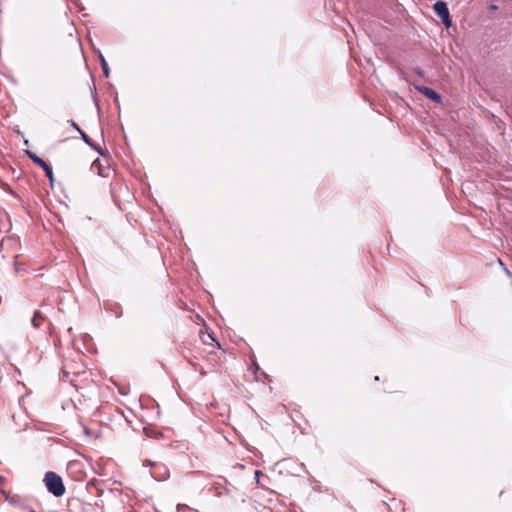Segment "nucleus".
I'll list each match as a JSON object with an SVG mask.
<instances>
[{
    "label": "nucleus",
    "instance_id": "obj_1",
    "mask_svg": "<svg viewBox=\"0 0 512 512\" xmlns=\"http://www.w3.org/2000/svg\"><path fill=\"white\" fill-rule=\"evenodd\" d=\"M44 483L47 490L55 497H61L65 494V486L62 478L55 472L49 471L44 476Z\"/></svg>",
    "mask_w": 512,
    "mask_h": 512
},
{
    "label": "nucleus",
    "instance_id": "obj_3",
    "mask_svg": "<svg viewBox=\"0 0 512 512\" xmlns=\"http://www.w3.org/2000/svg\"><path fill=\"white\" fill-rule=\"evenodd\" d=\"M434 11L441 18L446 28H449L452 25L449 10L447 4L443 1H437L434 4Z\"/></svg>",
    "mask_w": 512,
    "mask_h": 512
},
{
    "label": "nucleus",
    "instance_id": "obj_4",
    "mask_svg": "<svg viewBox=\"0 0 512 512\" xmlns=\"http://www.w3.org/2000/svg\"><path fill=\"white\" fill-rule=\"evenodd\" d=\"M416 89L421 93L423 94L424 96H426L427 98L437 102V103H440L441 102V96L436 92L434 91L433 89L429 88V87H426V86H416Z\"/></svg>",
    "mask_w": 512,
    "mask_h": 512
},
{
    "label": "nucleus",
    "instance_id": "obj_10",
    "mask_svg": "<svg viewBox=\"0 0 512 512\" xmlns=\"http://www.w3.org/2000/svg\"><path fill=\"white\" fill-rule=\"evenodd\" d=\"M199 372L202 376L206 375V372L202 368L199 370Z\"/></svg>",
    "mask_w": 512,
    "mask_h": 512
},
{
    "label": "nucleus",
    "instance_id": "obj_5",
    "mask_svg": "<svg viewBox=\"0 0 512 512\" xmlns=\"http://www.w3.org/2000/svg\"><path fill=\"white\" fill-rule=\"evenodd\" d=\"M45 320L46 317L44 316V314L37 310L33 315L31 323L35 328H39L45 322Z\"/></svg>",
    "mask_w": 512,
    "mask_h": 512
},
{
    "label": "nucleus",
    "instance_id": "obj_2",
    "mask_svg": "<svg viewBox=\"0 0 512 512\" xmlns=\"http://www.w3.org/2000/svg\"><path fill=\"white\" fill-rule=\"evenodd\" d=\"M27 155L33 161L34 164L40 166L42 168V170H44L45 175L49 179L50 186L53 187L55 178H54L52 167L50 165H48L42 158L37 156L35 153L27 151Z\"/></svg>",
    "mask_w": 512,
    "mask_h": 512
},
{
    "label": "nucleus",
    "instance_id": "obj_7",
    "mask_svg": "<svg viewBox=\"0 0 512 512\" xmlns=\"http://www.w3.org/2000/svg\"><path fill=\"white\" fill-rule=\"evenodd\" d=\"M82 136V139L89 145H91V140L90 138L87 136V134H85L83 131H80L79 132Z\"/></svg>",
    "mask_w": 512,
    "mask_h": 512
},
{
    "label": "nucleus",
    "instance_id": "obj_6",
    "mask_svg": "<svg viewBox=\"0 0 512 512\" xmlns=\"http://www.w3.org/2000/svg\"><path fill=\"white\" fill-rule=\"evenodd\" d=\"M16 241L13 238H4L0 243V248L4 250L5 248L11 247L13 245H16Z\"/></svg>",
    "mask_w": 512,
    "mask_h": 512
},
{
    "label": "nucleus",
    "instance_id": "obj_9",
    "mask_svg": "<svg viewBox=\"0 0 512 512\" xmlns=\"http://www.w3.org/2000/svg\"><path fill=\"white\" fill-rule=\"evenodd\" d=\"M70 122H71V125H72V126H73L77 131H79V132H80V131H82V130L78 127V125H77L73 120H71Z\"/></svg>",
    "mask_w": 512,
    "mask_h": 512
},
{
    "label": "nucleus",
    "instance_id": "obj_8",
    "mask_svg": "<svg viewBox=\"0 0 512 512\" xmlns=\"http://www.w3.org/2000/svg\"><path fill=\"white\" fill-rule=\"evenodd\" d=\"M102 66H103V71H104L105 75L108 77V68H107V64L104 60H103Z\"/></svg>",
    "mask_w": 512,
    "mask_h": 512
}]
</instances>
